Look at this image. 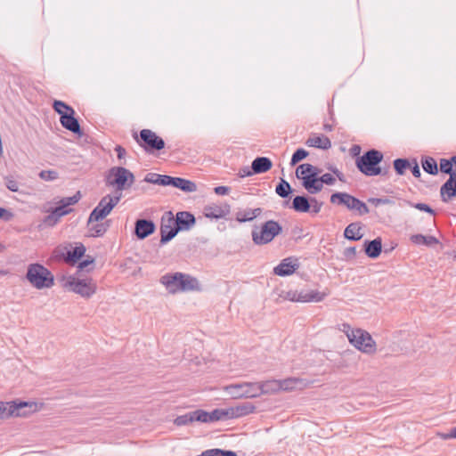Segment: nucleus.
<instances>
[{
	"label": "nucleus",
	"mask_w": 456,
	"mask_h": 456,
	"mask_svg": "<svg viewBox=\"0 0 456 456\" xmlns=\"http://www.w3.org/2000/svg\"><path fill=\"white\" fill-rule=\"evenodd\" d=\"M231 211L229 204H224L220 207L217 205H208L205 206L203 213L207 218L210 219H220L226 216Z\"/></svg>",
	"instance_id": "obj_23"
},
{
	"label": "nucleus",
	"mask_w": 456,
	"mask_h": 456,
	"mask_svg": "<svg viewBox=\"0 0 456 456\" xmlns=\"http://www.w3.org/2000/svg\"><path fill=\"white\" fill-rule=\"evenodd\" d=\"M97 289L96 283L91 279L87 277V298L95 293Z\"/></svg>",
	"instance_id": "obj_54"
},
{
	"label": "nucleus",
	"mask_w": 456,
	"mask_h": 456,
	"mask_svg": "<svg viewBox=\"0 0 456 456\" xmlns=\"http://www.w3.org/2000/svg\"><path fill=\"white\" fill-rule=\"evenodd\" d=\"M343 327V331L346 332L349 342L356 349L368 354H373L376 352V342L368 331L351 329L347 323H344Z\"/></svg>",
	"instance_id": "obj_5"
},
{
	"label": "nucleus",
	"mask_w": 456,
	"mask_h": 456,
	"mask_svg": "<svg viewBox=\"0 0 456 456\" xmlns=\"http://www.w3.org/2000/svg\"><path fill=\"white\" fill-rule=\"evenodd\" d=\"M194 421L201 422L200 410H196L187 412L183 415L177 416L174 420V424L181 427L189 425Z\"/></svg>",
	"instance_id": "obj_29"
},
{
	"label": "nucleus",
	"mask_w": 456,
	"mask_h": 456,
	"mask_svg": "<svg viewBox=\"0 0 456 456\" xmlns=\"http://www.w3.org/2000/svg\"><path fill=\"white\" fill-rule=\"evenodd\" d=\"M62 287L69 290L77 294H80L82 297H86V280L85 279H77L73 275L70 276H63L61 279Z\"/></svg>",
	"instance_id": "obj_18"
},
{
	"label": "nucleus",
	"mask_w": 456,
	"mask_h": 456,
	"mask_svg": "<svg viewBox=\"0 0 456 456\" xmlns=\"http://www.w3.org/2000/svg\"><path fill=\"white\" fill-rule=\"evenodd\" d=\"M305 144L309 147H314L322 150H328L331 147V142L326 135H317L309 137Z\"/></svg>",
	"instance_id": "obj_34"
},
{
	"label": "nucleus",
	"mask_w": 456,
	"mask_h": 456,
	"mask_svg": "<svg viewBox=\"0 0 456 456\" xmlns=\"http://www.w3.org/2000/svg\"><path fill=\"white\" fill-rule=\"evenodd\" d=\"M323 204L324 203L322 201L318 200L316 198L310 197V200H309L310 213L314 214V215L320 213Z\"/></svg>",
	"instance_id": "obj_47"
},
{
	"label": "nucleus",
	"mask_w": 456,
	"mask_h": 456,
	"mask_svg": "<svg viewBox=\"0 0 456 456\" xmlns=\"http://www.w3.org/2000/svg\"><path fill=\"white\" fill-rule=\"evenodd\" d=\"M196 224L195 216L188 211H180L175 217V224L179 232L189 231Z\"/></svg>",
	"instance_id": "obj_19"
},
{
	"label": "nucleus",
	"mask_w": 456,
	"mask_h": 456,
	"mask_svg": "<svg viewBox=\"0 0 456 456\" xmlns=\"http://www.w3.org/2000/svg\"><path fill=\"white\" fill-rule=\"evenodd\" d=\"M94 262V258L89 255H87V273L93 269V264Z\"/></svg>",
	"instance_id": "obj_64"
},
{
	"label": "nucleus",
	"mask_w": 456,
	"mask_h": 456,
	"mask_svg": "<svg viewBox=\"0 0 456 456\" xmlns=\"http://www.w3.org/2000/svg\"><path fill=\"white\" fill-rule=\"evenodd\" d=\"M5 186L7 189L12 192L19 191L20 184L19 182L15 179V177L12 175H6L4 177Z\"/></svg>",
	"instance_id": "obj_46"
},
{
	"label": "nucleus",
	"mask_w": 456,
	"mask_h": 456,
	"mask_svg": "<svg viewBox=\"0 0 456 456\" xmlns=\"http://www.w3.org/2000/svg\"><path fill=\"white\" fill-rule=\"evenodd\" d=\"M167 216L161 218L160 224V245H165L169 242L178 233V229L175 224V217L171 211L166 212Z\"/></svg>",
	"instance_id": "obj_15"
},
{
	"label": "nucleus",
	"mask_w": 456,
	"mask_h": 456,
	"mask_svg": "<svg viewBox=\"0 0 456 456\" xmlns=\"http://www.w3.org/2000/svg\"><path fill=\"white\" fill-rule=\"evenodd\" d=\"M86 254V246L81 242H63L57 245L52 251L49 261L64 263L69 265L78 264V271L86 267V259L81 260Z\"/></svg>",
	"instance_id": "obj_1"
},
{
	"label": "nucleus",
	"mask_w": 456,
	"mask_h": 456,
	"mask_svg": "<svg viewBox=\"0 0 456 456\" xmlns=\"http://www.w3.org/2000/svg\"><path fill=\"white\" fill-rule=\"evenodd\" d=\"M321 183L322 186L323 187V184L326 185H333L336 183V178L330 173H325L322 175H321Z\"/></svg>",
	"instance_id": "obj_50"
},
{
	"label": "nucleus",
	"mask_w": 456,
	"mask_h": 456,
	"mask_svg": "<svg viewBox=\"0 0 456 456\" xmlns=\"http://www.w3.org/2000/svg\"><path fill=\"white\" fill-rule=\"evenodd\" d=\"M250 208L245 209V210H240L236 213V220L239 223H245V222H250Z\"/></svg>",
	"instance_id": "obj_48"
},
{
	"label": "nucleus",
	"mask_w": 456,
	"mask_h": 456,
	"mask_svg": "<svg viewBox=\"0 0 456 456\" xmlns=\"http://www.w3.org/2000/svg\"><path fill=\"white\" fill-rule=\"evenodd\" d=\"M293 191L290 183L283 178H281V181L275 187V192L282 199L289 198Z\"/></svg>",
	"instance_id": "obj_38"
},
{
	"label": "nucleus",
	"mask_w": 456,
	"mask_h": 456,
	"mask_svg": "<svg viewBox=\"0 0 456 456\" xmlns=\"http://www.w3.org/2000/svg\"><path fill=\"white\" fill-rule=\"evenodd\" d=\"M411 241L416 245L433 246L439 243L435 236H425L422 234H413L410 238Z\"/></svg>",
	"instance_id": "obj_37"
},
{
	"label": "nucleus",
	"mask_w": 456,
	"mask_h": 456,
	"mask_svg": "<svg viewBox=\"0 0 456 456\" xmlns=\"http://www.w3.org/2000/svg\"><path fill=\"white\" fill-rule=\"evenodd\" d=\"M362 229V223H360V222L351 223L346 227V229L344 231V237L346 240H352V241L360 240L363 237V234L361 232Z\"/></svg>",
	"instance_id": "obj_28"
},
{
	"label": "nucleus",
	"mask_w": 456,
	"mask_h": 456,
	"mask_svg": "<svg viewBox=\"0 0 456 456\" xmlns=\"http://www.w3.org/2000/svg\"><path fill=\"white\" fill-rule=\"evenodd\" d=\"M134 180V174L123 167H113L105 175L106 185L115 187L113 194L122 193V191L129 189Z\"/></svg>",
	"instance_id": "obj_4"
},
{
	"label": "nucleus",
	"mask_w": 456,
	"mask_h": 456,
	"mask_svg": "<svg viewBox=\"0 0 456 456\" xmlns=\"http://www.w3.org/2000/svg\"><path fill=\"white\" fill-rule=\"evenodd\" d=\"M52 106L53 110L58 113L60 117H61V115L67 114L69 110H71L72 109L71 106L60 100H54Z\"/></svg>",
	"instance_id": "obj_43"
},
{
	"label": "nucleus",
	"mask_w": 456,
	"mask_h": 456,
	"mask_svg": "<svg viewBox=\"0 0 456 456\" xmlns=\"http://www.w3.org/2000/svg\"><path fill=\"white\" fill-rule=\"evenodd\" d=\"M231 188L228 186H216L214 188V191L217 195H226L230 192Z\"/></svg>",
	"instance_id": "obj_59"
},
{
	"label": "nucleus",
	"mask_w": 456,
	"mask_h": 456,
	"mask_svg": "<svg viewBox=\"0 0 456 456\" xmlns=\"http://www.w3.org/2000/svg\"><path fill=\"white\" fill-rule=\"evenodd\" d=\"M198 456H237V454L233 451H227L216 448L206 450Z\"/></svg>",
	"instance_id": "obj_42"
},
{
	"label": "nucleus",
	"mask_w": 456,
	"mask_h": 456,
	"mask_svg": "<svg viewBox=\"0 0 456 456\" xmlns=\"http://www.w3.org/2000/svg\"><path fill=\"white\" fill-rule=\"evenodd\" d=\"M281 390L283 391H291L297 388L298 386L303 384V380L297 378H288L282 380H280Z\"/></svg>",
	"instance_id": "obj_41"
},
{
	"label": "nucleus",
	"mask_w": 456,
	"mask_h": 456,
	"mask_svg": "<svg viewBox=\"0 0 456 456\" xmlns=\"http://www.w3.org/2000/svg\"><path fill=\"white\" fill-rule=\"evenodd\" d=\"M284 295L282 296L284 299L289 300L291 302H297V290H289L286 292H283Z\"/></svg>",
	"instance_id": "obj_55"
},
{
	"label": "nucleus",
	"mask_w": 456,
	"mask_h": 456,
	"mask_svg": "<svg viewBox=\"0 0 456 456\" xmlns=\"http://www.w3.org/2000/svg\"><path fill=\"white\" fill-rule=\"evenodd\" d=\"M144 181L149 183L161 186H173L184 192H193L197 191V185L194 182L182 177H173L167 175L148 173L144 177Z\"/></svg>",
	"instance_id": "obj_7"
},
{
	"label": "nucleus",
	"mask_w": 456,
	"mask_h": 456,
	"mask_svg": "<svg viewBox=\"0 0 456 456\" xmlns=\"http://www.w3.org/2000/svg\"><path fill=\"white\" fill-rule=\"evenodd\" d=\"M453 166L456 167V159L454 156L451 159H440V171L444 174L452 176V174H456V170H453Z\"/></svg>",
	"instance_id": "obj_39"
},
{
	"label": "nucleus",
	"mask_w": 456,
	"mask_h": 456,
	"mask_svg": "<svg viewBox=\"0 0 456 456\" xmlns=\"http://www.w3.org/2000/svg\"><path fill=\"white\" fill-rule=\"evenodd\" d=\"M322 170L316 166H314L309 163L300 164L296 169V176L299 177L298 174L305 175H315L316 177H321Z\"/></svg>",
	"instance_id": "obj_35"
},
{
	"label": "nucleus",
	"mask_w": 456,
	"mask_h": 456,
	"mask_svg": "<svg viewBox=\"0 0 456 456\" xmlns=\"http://www.w3.org/2000/svg\"><path fill=\"white\" fill-rule=\"evenodd\" d=\"M80 198V191H77L71 197L62 198L60 200L59 205L53 208L52 212L45 216V223L48 225H54L61 216H66L72 211L70 206L77 203Z\"/></svg>",
	"instance_id": "obj_12"
},
{
	"label": "nucleus",
	"mask_w": 456,
	"mask_h": 456,
	"mask_svg": "<svg viewBox=\"0 0 456 456\" xmlns=\"http://www.w3.org/2000/svg\"><path fill=\"white\" fill-rule=\"evenodd\" d=\"M327 296L328 293L317 290L297 291V302H322Z\"/></svg>",
	"instance_id": "obj_26"
},
{
	"label": "nucleus",
	"mask_w": 456,
	"mask_h": 456,
	"mask_svg": "<svg viewBox=\"0 0 456 456\" xmlns=\"http://www.w3.org/2000/svg\"><path fill=\"white\" fill-rule=\"evenodd\" d=\"M253 175H255V172H253L252 167H244L239 171V175L242 178L251 176Z\"/></svg>",
	"instance_id": "obj_57"
},
{
	"label": "nucleus",
	"mask_w": 456,
	"mask_h": 456,
	"mask_svg": "<svg viewBox=\"0 0 456 456\" xmlns=\"http://www.w3.org/2000/svg\"><path fill=\"white\" fill-rule=\"evenodd\" d=\"M136 142L150 154L163 150L166 146L165 141L151 129H142L140 134H133Z\"/></svg>",
	"instance_id": "obj_11"
},
{
	"label": "nucleus",
	"mask_w": 456,
	"mask_h": 456,
	"mask_svg": "<svg viewBox=\"0 0 456 456\" xmlns=\"http://www.w3.org/2000/svg\"><path fill=\"white\" fill-rule=\"evenodd\" d=\"M437 436L444 440L456 438L455 436H453L452 428L448 433H437Z\"/></svg>",
	"instance_id": "obj_62"
},
{
	"label": "nucleus",
	"mask_w": 456,
	"mask_h": 456,
	"mask_svg": "<svg viewBox=\"0 0 456 456\" xmlns=\"http://www.w3.org/2000/svg\"><path fill=\"white\" fill-rule=\"evenodd\" d=\"M258 383V395L264 394H274L281 391L280 380L273 379Z\"/></svg>",
	"instance_id": "obj_32"
},
{
	"label": "nucleus",
	"mask_w": 456,
	"mask_h": 456,
	"mask_svg": "<svg viewBox=\"0 0 456 456\" xmlns=\"http://www.w3.org/2000/svg\"><path fill=\"white\" fill-rule=\"evenodd\" d=\"M297 267L298 265L292 263L290 258H285L274 267L273 273L281 277L289 276L291 275Z\"/></svg>",
	"instance_id": "obj_25"
},
{
	"label": "nucleus",
	"mask_w": 456,
	"mask_h": 456,
	"mask_svg": "<svg viewBox=\"0 0 456 456\" xmlns=\"http://www.w3.org/2000/svg\"><path fill=\"white\" fill-rule=\"evenodd\" d=\"M262 213V208H256L255 209H251L250 208V217H251V221L254 220L256 217H257L258 216H260Z\"/></svg>",
	"instance_id": "obj_63"
},
{
	"label": "nucleus",
	"mask_w": 456,
	"mask_h": 456,
	"mask_svg": "<svg viewBox=\"0 0 456 456\" xmlns=\"http://www.w3.org/2000/svg\"><path fill=\"white\" fill-rule=\"evenodd\" d=\"M100 222L91 223L87 225V237H100L107 232L110 226V220Z\"/></svg>",
	"instance_id": "obj_31"
},
{
	"label": "nucleus",
	"mask_w": 456,
	"mask_h": 456,
	"mask_svg": "<svg viewBox=\"0 0 456 456\" xmlns=\"http://www.w3.org/2000/svg\"><path fill=\"white\" fill-rule=\"evenodd\" d=\"M356 256V247H349L344 250V256L347 259L354 258Z\"/></svg>",
	"instance_id": "obj_58"
},
{
	"label": "nucleus",
	"mask_w": 456,
	"mask_h": 456,
	"mask_svg": "<svg viewBox=\"0 0 456 456\" xmlns=\"http://www.w3.org/2000/svg\"><path fill=\"white\" fill-rule=\"evenodd\" d=\"M115 151L117 152V157L118 159L125 158L126 153V149L121 145H117L115 148Z\"/></svg>",
	"instance_id": "obj_61"
},
{
	"label": "nucleus",
	"mask_w": 456,
	"mask_h": 456,
	"mask_svg": "<svg viewBox=\"0 0 456 456\" xmlns=\"http://www.w3.org/2000/svg\"><path fill=\"white\" fill-rule=\"evenodd\" d=\"M368 202L375 205L376 207L379 205H385L390 202V200L387 198H370Z\"/></svg>",
	"instance_id": "obj_53"
},
{
	"label": "nucleus",
	"mask_w": 456,
	"mask_h": 456,
	"mask_svg": "<svg viewBox=\"0 0 456 456\" xmlns=\"http://www.w3.org/2000/svg\"><path fill=\"white\" fill-rule=\"evenodd\" d=\"M121 198L122 193L107 194L102 197L87 218V225L91 223L102 221L118 204Z\"/></svg>",
	"instance_id": "obj_10"
},
{
	"label": "nucleus",
	"mask_w": 456,
	"mask_h": 456,
	"mask_svg": "<svg viewBox=\"0 0 456 456\" xmlns=\"http://www.w3.org/2000/svg\"><path fill=\"white\" fill-rule=\"evenodd\" d=\"M395 173L398 175H403L407 169L411 167V161L408 159L398 158L393 161Z\"/></svg>",
	"instance_id": "obj_40"
},
{
	"label": "nucleus",
	"mask_w": 456,
	"mask_h": 456,
	"mask_svg": "<svg viewBox=\"0 0 456 456\" xmlns=\"http://www.w3.org/2000/svg\"><path fill=\"white\" fill-rule=\"evenodd\" d=\"M309 155V152L304 148H298L292 154L290 159V166H296L297 163L305 159Z\"/></svg>",
	"instance_id": "obj_44"
},
{
	"label": "nucleus",
	"mask_w": 456,
	"mask_h": 456,
	"mask_svg": "<svg viewBox=\"0 0 456 456\" xmlns=\"http://www.w3.org/2000/svg\"><path fill=\"white\" fill-rule=\"evenodd\" d=\"M409 169H411L414 177H416V178L420 177V175H421L420 169H419V164L415 159H413L412 162H411V167Z\"/></svg>",
	"instance_id": "obj_52"
},
{
	"label": "nucleus",
	"mask_w": 456,
	"mask_h": 456,
	"mask_svg": "<svg viewBox=\"0 0 456 456\" xmlns=\"http://www.w3.org/2000/svg\"><path fill=\"white\" fill-rule=\"evenodd\" d=\"M258 389L257 382H242L238 384H231L225 387V390L233 398L258 397Z\"/></svg>",
	"instance_id": "obj_14"
},
{
	"label": "nucleus",
	"mask_w": 456,
	"mask_h": 456,
	"mask_svg": "<svg viewBox=\"0 0 456 456\" xmlns=\"http://www.w3.org/2000/svg\"><path fill=\"white\" fill-rule=\"evenodd\" d=\"M60 122L65 129L72 132L73 134L79 136L83 134V129L80 126L78 119L75 117V110L73 108L71 110H69L67 114L60 117Z\"/></svg>",
	"instance_id": "obj_17"
},
{
	"label": "nucleus",
	"mask_w": 456,
	"mask_h": 456,
	"mask_svg": "<svg viewBox=\"0 0 456 456\" xmlns=\"http://www.w3.org/2000/svg\"><path fill=\"white\" fill-rule=\"evenodd\" d=\"M421 166L423 170L432 175L438 174V167L436 160L430 156H425L421 159Z\"/></svg>",
	"instance_id": "obj_36"
},
{
	"label": "nucleus",
	"mask_w": 456,
	"mask_h": 456,
	"mask_svg": "<svg viewBox=\"0 0 456 456\" xmlns=\"http://www.w3.org/2000/svg\"><path fill=\"white\" fill-rule=\"evenodd\" d=\"M200 418L202 423H208L232 419L230 409H215L211 412L200 410Z\"/></svg>",
	"instance_id": "obj_21"
},
{
	"label": "nucleus",
	"mask_w": 456,
	"mask_h": 456,
	"mask_svg": "<svg viewBox=\"0 0 456 456\" xmlns=\"http://www.w3.org/2000/svg\"><path fill=\"white\" fill-rule=\"evenodd\" d=\"M361 146L358 145V144H354L351 149H350V154L352 157H356L358 158V156H361L360 153H361Z\"/></svg>",
	"instance_id": "obj_60"
},
{
	"label": "nucleus",
	"mask_w": 456,
	"mask_h": 456,
	"mask_svg": "<svg viewBox=\"0 0 456 456\" xmlns=\"http://www.w3.org/2000/svg\"><path fill=\"white\" fill-rule=\"evenodd\" d=\"M363 250L370 258L375 259L379 257L382 252L381 238L378 237L371 240H366L363 243Z\"/></svg>",
	"instance_id": "obj_24"
},
{
	"label": "nucleus",
	"mask_w": 456,
	"mask_h": 456,
	"mask_svg": "<svg viewBox=\"0 0 456 456\" xmlns=\"http://www.w3.org/2000/svg\"><path fill=\"white\" fill-rule=\"evenodd\" d=\"M326 169H328L333 175H335L336 177H338V179L339 181L345 182V175L340 170H338L334 165H332V164L326 165Z\"/></svg>",
	"instance_id": "obj_51"
},
{
	"label": "nucleus",
	"mask_w": 456,
	"mask_h": 456,
	"mask_svg": "<svg viewBox=\"0 0 456 456\" xmlns=\"http://www.w3.org/2000/svg\"><path fill=\"white\" fill-rule=\"evenodd\" d=\"M156 231V225L150 219L139 218L134 223V235L138 240H144Z\"/></svg>",
	"instance_id": "obj_16"
},
{
	"label": "nucleus",
	"mask_w": 456,
	"mask_h": 456,
	"mask_svg": "<svg viewBox=\"0 0 456 456\" xmlns=\"http://www.w3.org/2000/svg\"><path fill=\"white\" fill-rule=\"evenodd\" d=\"M309 200H310V196H308V195H305V194L297 195L293 198L289 208L298 213H309L310 212Z\"/></svg>",
	"instance_id": "obj_27"
},
{
	"label": "nucleus",
	"mask_w": 456,
	"mask_h": 456,
	"mask_svg": "<svg viewBox=\"0 0 456 456\" xmlns=\"http://www.w3.org/2000/svg\"><path fill=\"white\" fill-rule=\"evenodd\" d=\"M39 177L45 181H53L58 178V173L54 170H42Z\"/></svg>",
	"instance_id": "obj_49"
},
{
	"label": "nucleus",
	"mask_w": 456,
	"mask_h": 456,
	"mask_svg": "<svg viewBox=\"0 0 456 456\" xmlns=\"http://www.w3.org/2000/svg\"><path fill=\"white\" fill-rule=\"evenodd\" d=\"M13 216V214L10 212L8 209L0 207V219L4 221H9Z\"/></svg>",
	"instance_id": "obj_56"
},
{
	"label": "nucleus",
	"mask_w": 456,
	"mask_h": 456,
	"mask_svg": "<svg viewBox=\"0 0 456 456\" xmlns=\"http://www.w3.org/2000/svg\"><path fill=\"white\" fill-rule=\"evenodd\" d=\"M25 278L37 289H50L54 285V275L39 263L28 265Z\"/></svg>",
	"instance_id": "obj_3"
},
{
	"label": "nucleus",
	"mask_w": 456,
	"mask_h": 456,
	"mask_svg": "<svg viewBox=\"0 0 456 456\" xmlns=\"http://www.w3.org/2000/svg\"><path fill=\"white\" fill-rule=\"evenodd\" d=\"M255 410L256 406L252 403L246 402L237 405L236 407L230 408V413L232 419L246 416L249 413L254 412Z\"/></svg>",
	"instance_id": "obj_33"
},
{
	"label": "nucleus",
	"mask_w": 456,
	"mask_h": 456,
	"mask_svg": "<svg viewBox=\"0 0 456 456\" xmlns=\"http://www.w3.org/2000/svg\"><path fill=\"white\" fill-rule=\"evenodd\" d=\"M161 282L171 291L199 290V281L183 273H167L161 277Z\"/></svg>",
	"instance_id": "obj_6"
},
{
	"label": "nucleus",
	"mask_w": 456,
	"mask_h": 456,
	"mask_svg": "<svg viewBox=\"0 0 456 456\" xmlns=\"http://www.w3.org/2000/svg\"><path fill=\"white\" fill-rule=\"evenodd\" d=\"M282 232V226L278 221L268 220L260 227L255 226L251 232L252 240L257 246L272 242L276 236Z\"/></svg>",
	"instance_id": "obj_8"
},
{
	"label": "nucleus",
	"mask_w": 456,
	"mask_h": 456,
	"mask_svg": "<svg viewBox=\"0 0 456 456\" xmlns=\"http://www.w3.org/2000/svg\"><path fill=\"white\" fill-rule=\"evenodd\" d=\"M404 202L408 206L412 207V208H416L418 210L428 213V214H430L432 216L436 215L435 210L429 205H428L426 203H421V202H419V203H413V202H411L410 200H404Z\"/></svg>",
	"instance_id": "obj_45"
},
{
	"label": "nucleus",
	"mask_w": 456,
	"mask_h": 456,
	"mask_svg": "<svg viewBox=\"0 0 456 456\" xmlns=\"http://www.w3.org/2000/svg\"><path fill=\"white\" fill-rule=\"evenodd\" d=\"M298 175L299 177L297 178L301 181L302 186L309 194H316L322 190L320 177L300 174H298Z\"/></svg>",
	"instance_id": "obj_20"
},
{
	"label": "nucleus",
	"mask_w": 456,
	"mask_h": 456,
	"mask_svg": "<svg viewBox=\"0 0 456 456\" xmlns=\"http://www.w3.org/2000/svg\"><path fill=\"white\" fill-rule=\"evenodd\" d=\"M330 202L346 206L350 210H357L360 216L366 215L370 212L368 206L358 198L350 195L347 192L337 191L331 194Z\"/></svg>",
	"instance_id": "obj_13"
},
{
	"label": "nucleus",
	"mask_w": 456,
	"mask_h": 456,
	"mask_svg": "<svg viewBox=\"0 0 456 456\" xmlns=\"http://www.w3.org/2000/svg\"><path fill=\"white\" fill-rule=\"evenodd\" d=\"M383 159L384 155L380 151L370 149L355 159V166L357 169L366 176H388L390 174V167L388 165L386 167L380 166Z\"/></svg>",
	"instance_id": "obj_2"
},
{
	"label": "nucleus",
	"mask_w": 456,
	"mask_h": 456,
	"mask_svg": "<svg viewBox=\"0 0 456 456\" xmlns=\"http://www.w3.org/2000/svg\"><path fill=\"white\" fill-rule=\"evenodd\" d=\"M37 403L26 401L0 402V419L10 417H27L37 411Z\"/></svg>",
	"instance_id": "obj_9"
},
{
	"label": "nucleus",
	"mask_w": 456,
	"mask_h": 456,
	"mask_svg": "<svg viewBox=\"0 0 456 456\" xmlns=\"http://www.w3.org/2000/svg\"><path fill=\"white\" fill-rule=\"evenodd\" d=\"M440 196L443 202H449L456 197V174H452L440 188Z\"/></svg>",
	"instance_id": "obj_22"
},
{
	"label": "nucleus",
	"mask_w": 456,
	"mask_h": 456,
	"mask_svg": "<svg viewBox=\"0 0 456 456\" xmlns=\"http://www.w3.org/2000/svg\"><path fill=\"white\" fill-rule=\"evenodd\" d=\"M255 174H263L269 171L273 167L272 160L267 157H256L251 164Z\"/></svg>",
	"instance_id": "obj_30"
}]
</instances>
